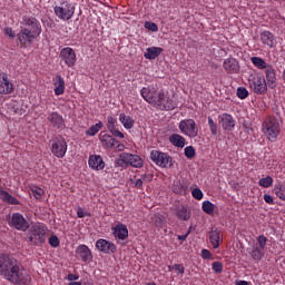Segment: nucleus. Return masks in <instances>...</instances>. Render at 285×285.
Listing matches in <instances>:
<instances>
[{
  "label": "nucleus",
  "mask_w": 285,
  "mask_h": 285,
  "mask_svg": "<svg viewBox=\"0 0 285 285\" xmlns=\"http://www.w3.org/2000/svg\"><path fill=\"white\" fill-rule=\"evenodd\" d=\"M140 95L147 104H151L159 110H175L177 108V102L164 92V90L157 91L155 88L144 87L140 90Z\"/></svg>",
  "instance_id": "1"
},
{
  "label": "nucleus",
  "mask_w": 285,
  "mask_h": 285,
  "mask_svg": "<svg viewBox=\"0 0 285 285\" xmlns=\"http://www.w3.org/2000/svg\"><path fill=\"white\" fill-rule=\"evenodd\" d=\"M1 277L7 279L14 285H30L32 284V277L28 274V271L21 266V263L13 257L11 263L7 268L2 272Z\"/></svg>",
  "instance_id": "2"
},
{
  "label": "nucleus",
  "mask_w": 285,
  "mask_h": 285,
  "mask_svg": "<svg viewBox=\"0 0 285 285\" xmlns=\"http://www.w3.org/2000/svg\"><path fill=\"white\" fill-rule=\"evenodd\" d=\"M262 132L266 137L267 141L275 144L282 135V127L279 125V119L275 116H269L264 119L262 122Z\"/></svg>",
  "instance_id": "3"
},
{
  "label": "nucleus",
  "mask_w": 285,
  "mask_h": 285,
  "mask_svg": "<svg viewBox=\"0 0 285 285\" xmlns=\"http://www.w3.org/2000/svg\"><path fill=\"white\" fill-rule=\"evenodd\" d=\"M27 237L32 246H42L48 239V226L43 223H32L27 229Z\"/></svg>",
  "instance_id": "4"
},
{
  "label": "nucleus",
  "mask_w": 285,
  "mask_h": 285,
  "mask_svg": "<svg viewBox=\"0 0 285 285\" xmlns=\"http://www.w3.org/2000/svg\"><path fill=\"white\" fill-rule=\"evenodd\" d=\"M266 244H268L266 236L259 235L256 237L252 248L248 249L249 256L254 262H262L264 259V255H266Z\"/></svg>",
  "instance_id": "5"
},
{
  "label": "nucleus",
  "mask_w": 285,
  "mask_h": 285,
  "mask_svg": "<svg viewBox=\"0 0 285 285\" xmlns=\"http://www.w3.org/2000/svg\"><path fill=\"white\" fill-rule=\"evenodd\" d=\"M248 86L254 95H266L268 92V85L266 78L259 73H252L248 77Z\"/></svg>",
  "instance_id": "6"
},
{
  "label": "nucleus",
  "mask_w": 285,
  "mask_h": 285,
  "mask_svg": "<svg viewBox=\"0 0 285 285\" xmlns=\"http://www.w3.org/2000/svg\"><path fill=\"white\" fill-rule=\"evenodd\" d=\"M75 3L65 0L55 6L53 12L61 21H70L71 17H75Z\"/></svg>",
  "instance_id": "7"
},
{
  "label": "nucleus",
  "mask_w": 285,
  "mask_h": 285,
  "mask_svg": "<svg viewBox=\"0 0 285 285\" xmlns=\"http://www.w3.org/2000/svg\"><path fill=\"white\" fill-rule=\"evenodd\" d=\"M99 140L105 150H115V153H124L126 150V145L108 134L100 132Z\"/></svg>",
  "instance_id": "8"
},
{
  "label": "nucleus",
  "mask_w": 285,
  "mask_h": 285,
  "mask_svg": "<svg viewBox=\"0 0 285 285\" xmlns=\"http://www.w3.org/2000/svg\"><path fill=\"white\" fill-rule=\"evenodd\" d=\"M117 165L124 168L125 166H131L132 168H142L144 160L139 155L130 154V153H121L117 160Z\"/></svg>",
  "instance_id": "9"
},
{
  "label": "nucleus",
  "mask_w": 285,
  "mask_h": 285,
  "mask_svg": "<svg viewBox=\"0 0 285 285\" xmlns=\"http://www.w3.org/2000/svg\"><path fill=\"white\" fill-rule=\"evenodd\" d=\"M50 148L53 157H57L58 159H63V157H66V154L68 153V142L66 141V138H63V136L59 135L51 140Z\"/></svg>",
  "instance_id": "10"
},
{
  "label": "nucleus",
  "mask_w": 285,
  "mask_h": 285,
  "mask_svg": "<svg viewBox=\"0 0 285 285\" xmlns=\"http://www.w3.org/2000/svg\"><path fill=\"white\" fill-rule=\"evenodd\" d=\"M178 128L180 132L186 137H189V139H195V137L199 135V128L193 118L180 120Z\"/></svg>",
  "instance_id": "11"
},
{
  "label": "nucleus",
  "mask_w": 285,
  "mask_h": 285,
  "mask_svg": "<svg viewBox=\"0 0 285 285\" xmlns=\"http://www.w3.org/2000/svg\"><path fill=\"white\" fill-rule=\"evenodd\" d=\"M150 159L160 168H170V166H173V157L164 151L151 150Z\"/></svg>",
  "instance_id": "12"
},
{
  "label": "nucleus",
  "mask_w": 285,
  "mask_h": 285,
  "mask_svg": "<svg viewBox=\"0 0 285 285\" xmlns=\"http://www.w3.org/2000/svg\"><path fill=\"white\" fill-rule=\"evenodd\" d=\"M9 225L12 226V228H16V230H21L22 233H26V230L30 228V222H28L21 213H13L10 216Z\"/></svg>",
  "instance_id": "13"
},
{
  "label": "nucleus",
  "mask_w": 285,
  "mask_h": 285,
  "mask_svg": "<svg viewBox=\"0 0 285 285\" xmlns=\"http://www.w3.org/2000/svg\"><path fill=\"white\" fill-rule=\"evenodd\" d=\"M59 57L67 68H75V65L77 63V52H75V49L65 47L60 50Z\"/></svg>",
  "instance_id": "14"
},
{
  "label": "nucleus",
  "mask_w": 285,
  "mask_h": 285,
  "mask_svg": "<svg viewBox=\"0 0 285 285\" xmlns=\"http://www.w3.org/2000/svg\"><path fill=\"white\" fill-rule=\"evenodd\" d=\"M24 28L22 30H28L31 35L39 37L41 35V22L35 17H24L23 18Z\"/></svg>",
  "instance_id": "15"
},
{
  "label": "nucleus",
  "mask_w": 285,
  "mask_h": 285,
  "mask_svg": "<svg viewBox=\"0 0 285 285\" xmlns=\"http://www.w3.org/2000/svg\"><path fill=\"white\" fill-rule=\"evenodd\" d=\"M47 121L49 126H51V128H56V130H63V128H66V120H63V116L57 111L49 112Z\"/></svg>",
  "instance_id": "16"
},
{
  "label": "nucleus",
  "mask_w": 285,
  "mask_h": 285,
  "mask_svg": "<svg viewBox=\"0 0 285 285\" xmlns=\"http://www.w3.org/2000/svg\"><path fill=\"white\" fill-rule=\"evenodd\" d=\"M96 248L97 250L104 253L105 255H112V253H117V245L104 238H100L96 242Z\"/></svg>",
  "instance_id": "17"
},
{
  "label": "nucleus",
  "mask_w": 285,
  "mask_h": 285,
  "mask_svg": "<svg viewBox=\"0 0 285 285\" xmlns=\"http://www.w3.org/2000/svg\"><path fill=\"white\" fill-rule=\"evenodd\" d=\"M14 85L11 83L7 72H0V95H12Z\"/></svg>",
  "instance_id": "18"
},
{
  "label": "nucleus",
  "mask_w": 285,
  "mask_h": 285,
  "mask_svg": "<svg viewBox=\"0 0 285 285\" xmlns=\"http://www.w3.org/2000/svg\"><path fill=\"white\" fill-rule=\"evenodd\" d=\"M17 37L21 48H28L29 46H32V41H35L38 36L26 29H21Z\"/></svg>",
  "instance_id": "19"
},
{
  "label": "nucleus",
  "mask_w": 285,
  "mask_h": 285,
  "mask_svg": "<svg viewBox=\"0 0 285 285\" xmlns=\"http://www.w3.org/2000/svg\"><path fill=\"white\" fill-rule=\"evenodd\" d=\"M88 166L92 170H104L106 168V161H104L101 155L94 154L89 156Z\"/></svg>",
  "instance_id": "20"
},
{
  "label": "nucleus",
  "mask_w": 285,
  "mask_h": 285,
  "mask_svg": "<svg viewBox=\"0 0 285 285\" xmlns=\"http://www.w3.org/2000/svg\"><path fill=\"white\" fill-rule=\"evenodd\" d=\"M261 41L263 46H267V48H275L277 46V38H275V35L268 30L261 33Z\"/></svg>",
  "instance_id": "21"
},
{
  "label": "nucleus",
  "mask_w": 285,
  "mask_h": 285,
  "mask_svg": "<svg viewBox=\"0 0 285 285\" xmlns=\"http://www.w3.org/2000/svg\"><path fill=\"white\" fill-rule=\"evenodd\" d=\"M223 68L229 75H237L239 72V62L235 58H227L223 62Z\"/></svg>",
  "instance_id": "22"
},
{
  "label": "nucleus",
  "mask_w": 285,
  "mask_h": 285,
  "mask_svg": "<svg viewBox=\"0 0 285 285\" xmlns=\"http://www.w3.org/2000/svg\"><path fill=\"white\" fill-rule=\"evenodd\" d=\"M265 77L268 88L272 90L277 88V73L275 72V68H273V65L266 69Z\"/></svg>",
  "instance_id": "23"
},
{
  "label": "nucleus",
  "mask_w": 285,
  "mask_h": 285,
  "mask_svg": "<svg viewBox=\"0 0 285 285\" xmlns=\"http://www.w3.org/2000/svg\"><path fill=\"white\" fill-rule=\"evenodd\" d=\"M219 124L224 130L230 131L235 128V118L229 114H222L219 116Z\"/></svg>",
  "instance_id": "24"
},
{
  "label": "nucleus",
  "mask_w": 285,
  "mask_h": 285,
  "mask_svg": "<svg viewBox=\"0 0 285 285\" xmlns=\"http://www.w3.org/2000/svg\"><path fill=\"white\" fill-rule=\"evenodd\" d=\"M209 242L215 250H216V248L222 246V244L224 242V237L222 236V230L212 229L209 232Z\"/></svg>",
  "instance_id": "25"
},
{
  "label": "nucleus",
  "mask_w": 285,
  "mask_h": 285,
  "mask_svg": "<svg viewBox=\"0 0 285 285\" xmlns=\"http://www.w3.org/2000/svg\"><path fill=\"white\" fill-rule=\"evenodd\" d=\"M76 255L80 257L81 262H90L92 259V252L88 247V245H79L76 248Z\"/></svg>",
  "instance_id": "26"
},
{
  "label": "nucleus",
  "mask_w": 285,
  "mask_h": 285,
  "mask_svg": "<svg viewBox=\"0 0 285 285\" xmlns=\"http://www.w3.org/2000/svg\"><path fill=\"white\" fill-rule=\"evenodd\" d=\"M53 92L56 97H61L63 92H66V80H63V77L61 76H56L53 79Z\"/></svg>",
  "instance_id": "27"
},
{
  "label": "nucleus",
  "mask_w": 285,
  "mask_h": 285,
  "mask_svg": "<svg viewBox=\"0 0 285 285\" xmlns=\"http://www.w3.org/2000/svg\"><path fill=\"white\" fill-rule=\"evenodd\" d=\"M114 236L124 242L128 238V227L124 224H118L114 228Z\"/></svg>",
  "instance_id": "28"
},
{
  "label": "nucleus",
  "mask_w": 285,
  "mask_h": 285,
  "mask_svg": "<svg viewBox=\"0 0 285 285\" xmlns=\"http://www.w3.org/2000/svg\"><path fill=\"white\" fill-rule=\"evenodd\" d=\"M164 52V48L160 47H149L147 48V51L144 53L145 59H149V61H153L154 59H157L159 55Z\"/></svg>",
  "instance_id": "29"
},
{
  "label": "nucleus",
  "mask_w": 285,
  "mask_h": 285,
  "mask_svg": "<svg viewBox=\"0 0 285 285\" xmlns=\"http://www.w3.org/2000/svg\"><path fill=\"white\" fill-rule=\"evenodd\" d=\"M0 199L4 204H10L11 206H19V199L14 198L10 193L0 189Z\"/></svg>",
  "instance_id": "30"
},
{
  "label": "nucleus",
  "mask_w": 285,
  "mask_h": 285,
  "mask_svg": "<svg viewBox=\"0 0 285 285\" xmlns=\"http://www.w3.org/2000/svg\"><path fill=\"white\" fill-rule=\"evenodd\" d=\"M169 141L176 148H184V146H186V138L179 134H173L169 136Z\"/></svg>",
  "instance_id": "31"
},
{
  "label": "nucleus",
  "mask_w": 285,
  "mask_h": 285,
  "mask_svg": "<svg viewBox=\"0 0 285 285\" xmlns=\"http://www.w3.org/2000/svg\"><path fill=\"white\" fill-rule=\"evenodd\" d=\"M250 61H252V63H253V66L255 67V68H257V70H267L268 68H271V66L272 65H268L267 62H266V60H264L263 58H261V57H252L250 58Z\"/></svg>",
  "instance_id": "32"
},
{
  "label": "nucleus",
  "mask_w": 285,
  "mask_h": 285,
  "mask_svg": "<svg viewBox=\"0 0 285 285\" xmlns=\"http://www.w3.org/2000/svg\"><path fill=\"white\" fill-rule=\"evenodd\" d=\"M13 258L10 254H0V275L10 266Z\"/></svg>",
  "instance_id": "33"
},
{
  "label": "nucleus",
  "mask_w": 285,
  "mask_h": 285,
  "mask_svg": "<svg viewBox=\"0 0 285 285\" xmlns=\"http://www.w3.org/2000/svg\"><path fill=\"white\" fill-rule=\"evenodd\" d=\"M119 121H120V124H122V126H124V128H126V130H130L131 128L135 127V119H132V117H130L126 114L119 115Z\"/></svg>",
  "instance_id": "34"
},
{
  "label": "nucleus",
  "mask_w": 285,
  "mask_h": 285,
  "mask_svg": "<svg viewBox=\"0 0 285 285\" xmlns=\"http://www.w3.org/2000/svg\"><path fill=\"white\" fill-rule=\"evenodd\" d=\"M153 181V176L148 174H142L140 178H137L136 181L134 183V187H136L138 190H144V184H148Z\"/></svg>",
  "instance_id": "35"
},
{
  "label": "nucleus",
  "mask_w": 285,
  "mask_h": 285,
  "mask_svg": "<svg viewBox=\"0 0 285 285\" xmlns=\"http://www.w3.org/2000/svg\"><path fill=\"white\" fill-rule=\"evenodd\" d=\"M176 216L180 222H188V219H190V212L187 207L183 206L177 209Z\"/></svg>",
  "instance_id": "36"
},
{
  "label": "nucleus",
  "mask_w": 285,
  "mask_h": 285,
  "mask_svg": "<svg viewBox=\"0 0 285 285\" xmlns=\"http://www.w3.org/2000/svg\"><path fill=\"white\" fill-rule=\"evenodd\" d=\"M151 222L156 228H164V223L166 222V217L161 214H156L151 218Z\"/></svg>",
  "instance_id": "37"
},
{
  "label": "nucleus",
  "mask_w": 285,
  "mask_h": 285,
  "mask_svg": "<svg viewBox=\"0 0 285 285\" xmlns=\"http://www.w3.org/2000/svg\"><path fill=\"white\" fill-rule=\"evenodd\" d=\"M104 128V124L101 121L97 122L96 125H92L89 129L86 130V135L88 137H95L99 130Z\"/></svg>",
  "instance_id": "38"
},
{
  "label": "nucleus",
  "mask_w": 285,
  "mask_h": 285,
  "mask_svg": "<svg viewBox=\"0 0 285 285\" xmlns=\"http://www.w3.org/2000/svg\"><path fill=\"white\" fill-rule=\"evenodd\" d=\"M202 208L206 215H213V213H215V204H213L210 200L203 202Z\"/></svg>",
  "instance_id": "39"
},
{
  "label": "nucleus",
  "mask_w": 285,
  "mask_h": 285,
  "mask_svg": "<svg viewBox=\"0 0 285 285\" xmlns=\"http://www.w3.org/2000/svg\"><path fill=\"white\" fill-rule=\"evenodd\" d=\"M274 193L278 199L285 202V186L284 185H276L274 187Z\"/></svg>",
  "instance_id": "40"
},
{
  "label": "nucleus",
  "mask_w": 285,
  "mask_h": 285,
  "mask_svg": "<svg viewBox=\"0 0 285 285\" xmlns=\"http://www.w3.org/2000/svg\"><path fill=\"white\" fill-rule=\"evenodd\" d=\"M273 177L266 176L265 178H261L258 180V186H261V188H271V186H273Z\"/></svg>",
  "instance_id": "41"
},
{
  "label": "nucleus",
  "mask_w": 285,
  "mask_h": 285,
  "mask_svg": "<svg viewBox=\"0 0 285 285\" xmlns=\"http://www.w3.org/2000/svg\"><path fill=\"white\" fill-rule=\"evenodd\" d=\"M107 128H108L109 132L115 130L117 128V118L109 116L107 118Z\"/></svg>",
  "instance_id": "42"
},
{
  "label": "nucleus",
  "mask_w": 285,
  "mask_h": 285,
  "mask_svg": "<svg viewBox=\"0 0 285 285\" xmlns=\"http://www.w3.org/2000/svg\"><path fill=\"white\" fill-rule=\"evenodd\" d=\"M212 269L216 275H220V273H224V264H222V262H214L212 264Z\"/></svg>",
  "instance_id": "43"
},
{
  "label": "nucleus",
  "mask_w": 285,
  "mask_h": 285,
  "mask_svg": "<svg viewBox=\"0 0 285 285\" xmlns=\"http://www.w3.org/2000/svg\"><path fill=\"white\" fill-rule=\"evenodd\" d=\"M184 155L185 157H187V159H193L196 155L195 147L193 146L186 147L184 150Z\"/></svg>",
  "instance_id": "44"
},
{
  "label": "nucleus",
  "mask_w": 285,
  "mask_h": 285,
  "mask_svg": "<svg viewBox=\"0 0 285 285\" xmlns=\"http://www.w3.org/2000/svg\"><path fill=\"white\" fill-rule=\"evenodd\" d=\"M236 95L238 99H246L248 97V89H246L245 87H238Z\"/></svg>",
  "instance_id": "45"
},
{
  "label": "nucleus",
  "mask_w": 285,
  "mask_h": 285,
  "mask_svg": "<svg viewBox=\"0 0 285 285\" xmlns=\"http://www.w3.org/2000/svg\"><path fill=\"white\" fill-rule=\"evenodd\" d=\"M146 30H149L150 32H158L159 27L155 22L146 21L145 22Z\"/></svg>",
  "instance_id": "46"
},
{
  "label": "nucleus",
  "mask_w": 285,
  "mask_h": 285,
  "mask_svg": "<svg viewBox=\"0 0 285 285\" xmlns=\"http://www.w3.org/2000/svg\"><path fill=\"white\" fill-rule=\"evenodd\" d=\"M191 196L194 197V199H197L198 202L204 199V193L199 188L193 189Z\"/></svg>",
  "instance_id": "47"
},
{
  "label": "nucleus",
  "mask_w": 285,
  "mask_h": 285,
  "mask_svg": "<svg viewBox=\"0 0 285 285\" xmlns=\"http://www.w3.org/2000/svg\"><path fill=\"white\" fill-rule=\"evenodd\" d=\"M60 242H59V237H57L56 235H52L51 237H49V245L52 248H58Z\"/></svg>",
  "instance_id": "48"
},
{
  "label": "nucleus",
  "mask_w": 285,
  "mask_h": 285,
  "mask_svg": "<svg viewBox=\"0 0 285 285\" xmlns=\"http://www.w3.org/2000/svg\"><path fill=\"white\" fill-rule=\"evenodd\" d=\"M31 193H32V196L35 197V199H41V197H43L42 188L32 189Z\"/></svg>",
  "instance_id": "49"
},
{
  "label": "nucleus",
  "mask_w": 285,
  "mask_h": 285,
  "mask_svg": "<svg viewBox=\"0 0 285 285\" xmlns=\"http://www.w3.org/2000/svg\"><path fill=\"white\" fill-rule=\"evenodd\" d=\"M174 271L177 273V275H184V273H186V268L183 264H175Z\"/></svg>",
  "instance_id": "50"
},
{
  "label": "nucleus",
  "mask_w": 285,
  "mask_h": 285,
  "mask_svg": "<svg viewBox=\"0 0 285 285\" xmlns=\"http://www.w3.org/2000/svg\"><path fill=\"white\" fill-rule=\"evenodd\" d=\"M200 256L203 259H213V254L208 249H202Z\"/></svg>",
  "instance_id": "51"
},
{
  "label": "nucleus",
  "mask_w": 285,
  "mask_h": 285,
  "mask_svg": "<svg viewBox=\"0 0 285 285\" xmlns=\"http://www.w3.org/2000/svg\"><path fill=\"white\" fill-rule=\"evenodd\" d=\"M110 134L112 135V137H118V139H124L126 137V135H124V132H121L119 129H112L110 131Z\"/></svg>",
  "instance_id": "52"
},
{
  "label": "nucleus",
  "mask_w": 285,
  "mask_h": 285,
  "mask_svg": "<svg viewBox=\"0 0 285 285\" xmlns=\"http://www.w3.org/2000/svg\"><path fill=\"white\" fill-rule=\"evenodd\" d=\"M86 215L89 216L90 214L83 212V208H81V207H79V208L77 209V217H79V219H83V217H85Z\"/></svg>",
  "instance_id": "53"
},
{
  "label": "nucleus",
  "mask_w": 285,
  "mask_h": 285,
  "mask_svg": "<svg viewBox=\"0 0 285 285\" xmlns=\"http://www.w3.org/2000/svg\"><path fill=\"white\" fill-rule=\"evenodd\" d=\"M4 33L10 37L11 39H14V37H17V33H14V31L12 30V28H6L4 29Z\"/></svg>",
  "instance_id": "54"
},
{
  "label": "nucleus",
  "mask_w": 285,
  "mask_h": 285,
  "mask_svg": "<svg viewBox=\"0 0 285 285\" xmlns=\"http://www.w3.org/2000/svg\"><path fill=\"white\" fill-rule=\"evenodd\" d=\"M263 198H264V202H265L266 204H269V205L275 204V202L273 200V196H271V195H268V194H265V195L263 196Z\"/></svg>",
  "instance_id": "55"
},
{
  "label": "nucleus",
  "mask_w": 285,
  "mask_h": 285,
  "mask_svg": "<svg viewBox=\"0 0 285 285\" xmlns=\"http://www.w3.org/2000/svg\"><path fill=\"white\" fill-rule=\"evenodd\" d=\"M67 279L68 282H77V279H79V275L68 274Z\"/></svg>",
  "instance_id": "56"
},
{
  "label": "nucleus",
  "mask_w": 285,
  "mask_h": 285,
  "mask_svg": "<svg viewBox=\"0 0 285 285\" xmlns=\"http://www.w3.org/2000/svg\"><path fill=\"white\" fill-rule=\"evenodd\" d=\"M177 239H178L179 242H186V239H188V233L185 234V235H178V236H177Z\"/></svg>",
  "instance_id": "57"
},
{
  "label": "nucleus",
  "mask_w": 285,
  "mask_h": 285,
  "mask_svg": "<svg viewBox=\"0 0 285 285\" xmlns=\"http://www.w3.org/2000/svg\"><path fill=\"white\" fill-rule=\"evenodd\" d=\"M209 129H210L212 135H214V136L217 135V125L210 126Z\"/></svg>",
  "instance_id": "58"
},
{
  "label": "nucleus",
  "mask_w": 285,
  "mask_h": 285,
  "mask_svg": "<svg viewBox=\"0 0 285 285\" xmlns=\"http://www.w3.org/2000/svg\"><path fill=\"white\" fill-rule=\"evenodd\" d=\"M217 124H215V120H213V118L208 117V126H216Z\"/></svg>",
  "instance_id": "59"
},
{
  "label": "nucleus",
  "mask_w": 285,
  "mask_h": 285,
  "mask_svg": "<svg viewBox=\"0 0 285 285\" xmlns=\"http://www.w3.org/2000/svg\"><path fill=\"white\" fill-rule=\"evenodd\" d=\"M236 285H248V282L246 281H239L236 283Z\"/></svg>",
  "instance_id": "60"
},
{
  "label": "nucleus",
  "mask_w": 285,
  "mask_h": 285,
  "mask_svg": "<svg viewBox=\"0 0 285 285\" xmlns=\"http://www.w3.org/2000/svg\"><path fill=\"white\" fill-rule=\"evenodd\" d=\"M168 271H169V273H173V271H175V265H169Z\"/></svg>",
  "instance_id": "61"
},
{
  "label": "nucleus",
  "mask_w": 285,
  "mask_h": 285,
  "mask_svg": "<svg viewBox=\"0 0 285 285\" xmlns=\"http://www.w3.org/2000/svg\"><path fill=\"white\" fill-rule=\"evenodd\" d=\"M68 285H81V283L80 282H71V283H69Z\"/></svg>",
  "instance_id": "62"
},
{
  "label": "nucleus",
  "mask_w": 285,
  "mask_h": 285,
  "mask_svg": "<svg viewBox=\"0 0 285 285\" xmlns=\"http://www.w3.org/2000/svg\"><path fill=\"white\" fill-rule=\"evenodd\" d=\"M82 285H95V284L90 281H87V282L82 283Z\"/></svg>",
  "instance_id": "63"
},
{
  "label": "nucleus",
  "mask_w": 285,
  "mask_h": 285,
  "mask_svg": "<svg viewBox=\"0 0 285 285\" xmlns=\"http://www.w3.org/2000/svg\"><path fill=\"white\" fill-rule=\"evenodd\" d=\"M147 285H157V284H155V283H148Z\"/></svg>",
  "instance_id": "64"
}]
</instances>
